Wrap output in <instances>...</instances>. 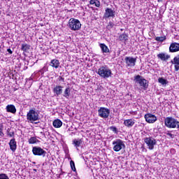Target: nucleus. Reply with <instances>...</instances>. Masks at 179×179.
I'll list each match as a JSON object with an SVG mask.
<instances>
[{
	"label": "nucleus",
	"mask_w": 179,
	"mask_h": 179,
	"mask_svg": "<svg viewBox=\"0 0 179 179\" xmlns=\"http://www.w3.org/2000/svg\"><path fill=\"white\" fill-rule=\"evenodd\" d=\"M96 73L103 79H108L113 75L111 69L107 65L101 66Z\"/></svg>",
	"instance_id": "obj_1"
},
{
	"label": "nucleus",
	"mask_w": 179,
	"mask_h": 179,
	"mask_svg": "<svg viewBox=\"0 0 179 179\" xmlns=\"http://www.w3.org/2000/svg\"><path fill=\"white\" fill-rule=\"evenodd\" d=\"M164 124L166 128H176L179 129V121L173 117H167L164 120Z\"/></svg>",
	"instance_id": "obj_2"
},
{
	"label": "nucleus",
	"mask_w": 179,
	"mask_h": 179,
	"mask_svg": "<svg viewBox=\"0 0 179 179\" xmlns=\"http://www.w3.org/2000/svg\"><path fill=\"white\" fill-rule=\"evenodd\" d=\"M134 82L138 83L141 89H143L144 90H147L148 87H149V82H148V80L143 78L142 76L137 75L134 76Z\"/></svg>",
	"instance_id": "obj_3"
},
{
	"label": "nucleus",
	"mask_w": 179,
	"mask_h": 179,
	"mask_svg": "<svg viewBox=\"0 0 179 179\" xmlns=\"http://www.w3.org/2000/svg\"><path fill=\"white\" fill-rule=\"evenodd\" d=\"M69 29H71V30L76 31L78 30H80V28L82 27V24L80 23V21H79V20L76 18H71L69 20Z\"/></svg>",
	"instance_id": "obj_4"
},
{
	"label": "nucleus",
	"mask_w": 179,
	"mask_h": 179,
	"mask_svg": "<svg viewBox=\"0 0 179 179\" xmlns=\"http://www.w3.org/2000/svg\"><path fill=\"white\" fill-rule=\"evenodd\" d=\"M112 145L113 146V149L114 152H120L122 150V149H125V141L117 138L112 142Z\"/></svg>",
	"instance_id": "obj_5"
},
{
	"label": "nucleus",
	"mask_w": 179,
	"mask_h": 179,
	"mask_svg": "<svg viewBox=\"0 0 179 179\" xmlns=\"http://www.w3.org/2000/svg\"><path fill=\"white\" fill-rule=\"evenodd\" d=\"M144 142L147 145L149 150H153L155 146L157 145V141L153 136H149L144 138Z\"/></svg>",
	"instance_id": "obj_6"
},
{
	"label": "nucleus",
	"mask_w": 179,
	"mask_h": 179,
	"mask_svg": "<svg viewBox=\"0 0 179 179\" xmlns=\"http://www.w3.org/2000/svg\"><path fill=\"white\" fill-rule=\"evenodd\" d=\"M27 119L31 122L38 121V120H40L38 112L36 111L35 109L29 110L27 114Z\"/></svg>",
	"instance_id": "obj_7"
},
{
	"label": "nucleus",
	"mask_w": 179,
	"mask_h": 179,
	"mask_svg": "<svg viewBox=\"0 0 179 179\" xmlns=\"http://www.w3.org/2000/svg\"><path fill=\"white\" fill-rule=\"evenodd\" d=\"M98 115L101 118H103V120L108 118V117H110V109L105 107H101L98 110Z\"/></svg>",
	"instance_id": "obj_8"
},
{
	"label": "nucleus",
	"mask_w": 179,
	"mask_h": 179,
	"mask_svg": "<svg viewBox=\"0 0 179 179\" xmlns=\"http://www.w3.org/2000/svg\"><path fill=\"white\" fill-rule=\"evenodd\" d=\"M32 153L34 156H42V157H45V155H47V152L38 146L32 148Z\"/></svg>",
	"instance_id": "obj_9"
},
{
	"label": "nucleus",
	"mask_w": 179,
	"mask_h": 179,
	"mask_svg": "<svg viewBox=\"0 0 179 179\" xmlns=\"http://www.w3.org/2000/svg\"><path fill=\"white\" fill-rule=\"evenodd\" d=\"M146 122H148V124H155L156 121H157V117L156 115L152 114V113H147L144 116Z\"/></svg>",
	"instance_id": "obj_10"
},
{
	"label": "nucleus",
	"mask_w": 179,
	"mask_h": 179,
	"mask_svg": "<svg viewBox=\"0 0 179 179\" xmlns=\"http://www.w3.org/2000/svg\"><path fill=\"white\" fill-rule=\"evenodd\" d=\"M124 61L126 62L127 66H129V68L135 66L136 64V58H134L132 57H126L124 58Z\"/></svg>",
	"instance_id": "obj_11"
},
{
	"label": "nucleus",
	"mask_w": 179,
	"mask_h": 179,
	"mask_svg": "<svg viewBox=\"0 0 179 179\" xmlns=\"http://www.w3.org/2000/svg\"><path fill=\"white\" fill-rule=\"evenodd\" d=\"M103 17H105V19H109L110 17H113V18L115 17V11H114L111 8H107L105 10Z\"/></svg>",
	"instance_id": "obj_12"
},
{
	"label": "nucleus",
	"mask_w": 179,
	"mask_h": 179,
	"mask_svg": "<svg viewBox=\"0 0 179 179\" xmlns=\"http://www.w3.org/2000/svg\"><path fill=\"white\" fill-rule=\"evenodd\" d=\"M83 143V140L82 138H75L72 141V145H73L76 150H79V148L82 146Z\"/></svg>",
	"instance_id": "obj_13"
},
{
	"label": "nucleus",
	"mask_w": 179,
	"mask_h": 179,
	"mask_svg": "<svg viewBox=\"0 0 179 179\" xmlns=\"http://www.w3.org/2000/svg\"><path fill=\"white\" fill-rule=\"evenodd\" d=\"M62 89H64V87H62V85H56L55 87L53 88V93L55 96H61L63 92Z\"/></svg>",
	"instance_id": "obj_14"
},
{
	"label": "nucleus",
	"mask_w": 179,
	"mask_h": 179,
	"mask_svg": "<svg viewBox=\"0 0 179 179\" xmlns=\"http://www.w3.org/2000/svg\"><path fill=\"white\" fill-rule=\"evenodd\" d=\"M179 51V43H172L169 47V52H178Z\"/></svg>",
	"instance_id": "obj_15"
},
{
	"label": "nucleus",
	"mask_w": 179,
	"mask_h": 179,
	"mask_svg": "<svg viewBox=\"0 0 179 179\" xmlns=\"http://www.w3.org/2000/svg\"><path fill=\"white\" fill-rule=\"evenodd\" d=\"M123 124L127 128H132V127L135 125V120L134 119L124 120Z\"/></svg>",
	"instance_id": "obj_16"
},
{
	"label": "nucleus",
	"mask_w": 179,
	"mask_h": 179,
	"mask_svg": "<svg viewBox=\"0 0 179 179\" xmlns=\"http://www.w3.org/2000/svg\"><path fill=\"white\" fill-rule=\"evenodd\" d=\"M9 146L10 150L15 152H16V149H17V145L16 143V140L15 138H12L9 142Z\"/></svg>",
	"instance_id": "obj_17"
},
{
	"label": "nucleus",
	"mask_w": 179,
	"mask_h": 179,
	"mask_svg": "<svg viewBox=\"0 0 179 179\" xmlns=\"http://www.w3.org/2000/svg\"><path fill=\"white\" fill-rule=\"evenodd\" d=\"M171 63L174 65L176 72H179V55L173 58Z\"/></svg>",
	"instance_id": "obj_18"
},
{
	"label": "nucleus",
	"mask_w": 179,
	"mask_h": 179,
	"mask_svg": "<svg viewBox=\"0 0 179 179\" xmlns=\"http://www.w3.org/2000/svg\"><path fill=\"white\" fill-rule=\"evenodd\" d=\"M59 60L57 59H52L50 63V66H52V68H55V69H58L59 68Z\"/></svg>",
	"instance_id": "obj_19"
},
{
	"label": "nucleus",
	"mask_w": 179,
	"mask_h": 179,
	"mask_svg": "<svg viewBox=\"0 0 179 179\" xmlns=\"http://www.w3.org/2000/svg\"><path fill=\"white\" fill-rule=\"evenodd\" d=\"M7 113H11V114H16V107L15 105H8L6 108Z\"/></svg>",
	"instance_id": "obj_20"
},
{
	"label": "nucleus",
	"mask_w": 179,
	"mask_h": 179,
	"mask_svg": "<svg viewBox=\"0 0 179 179\" xmlns=\"http://www.w3.org/2000/svg\"><path fill=\"white\" fill-rule=\"evenodd\" d=\"M129 36L128 34L123 33L120 34L118 37L119 41H122V43H127V41L128 40Z\"/></svg>",
	"instance_id": "obj_21"
},
{
	"label": "nucleus",
	"mask_w": 179,
	"mask_h": 179,
	"mask_svg": "<svg viewBox=\"0 0 179 179\" xmlns=\"http://www.w3.org/2000/svg\"><path fill=\"white\" fill-rule=\"evenodd\" d=\"M99 47H100V48H101V51H102V52H103V54H104V53L107 54V53L110 52V49H108V47L106 46V44H104V43H100V44H99Z\"/></svg>",
	"instance_id": "obj_22"
},
{
	"label": "nucleus",
	"mask_w": 179,
	"mask_h": 179,
	"mask_svg": "<svg viewBox=\"0 0 179 179\" xmlns=\"http://www.w3.org/2000/svg\"><path fill=\"white\" fill-rule=\"evenodd\" d=\"M52 125L55 128H61L62 127V121H61L59 119L55 120Z\"/></svg>",
	"instance_id": "obj_23"
},
{
	"label": "nucleus",
	"mask_w": 179,
	"mask_h": 179,
	"mask_svg": "<svg viewBox=\"0 0 179 179\" xmlns=\"http://www.w3.org/2000/svg\"><path fill=\"white\" fill-rule=\"evenodd\" d=\"M157 57L159 58L162 61H167L170 58V55H166L164 53H161L157 55Z\"/></svg>",
	"instance_id": "obj_24"
},
{
	"label": "nucleus",
	"mask_w": 179,
	"mask_h": 179,
	"mask_svg": "<svg viewBox=\"0 0 179 179\" xmlns=\"http://www.w3.org/2000/svg\"><path fill=\"white\" fill-rule=\"evenodd\" d=\"M40 141H38L36 137H31L28 140V143H29V145H34V143H38Z\"/></svg>",
	"instance_id": "obj_25"
},
{
	"label": "nucleus",
	"mask_w": 179,
	"mask_h": 179,
	"mask_svg": "<svg viewBox=\"0 0 179 179\" xmlns=\"http://www.w3.org/2000/svg\"><path fill=\"white\" fill-rule=\"evenodd\" d=\"M22 51H24V52H27L29 50H30V45L27 43H22L21 47Z\"/></svg>",
	"instance_id": "obj_26"
},
{
	"label": "nucleus",
	"mask_w": 179,
	"mask_h": 179,
	"mask_svg": "<svg viewBox=\"0 0 179 179\" xmlns=\"http://www.w3.org/2000/svg\"><path fill=\"white\" fill-rule=\"evenodd\" d=\"M64 97H65L66 99H68V97H69L71 96V88L69 87H66L64 92V94H63Z\"/></svg>",
	"instance_id": "obj_27"
},
{
	"label": "nucleus",
	"mask_w": 179,
	"mask_h": 179,
	"mask_svg": "<svg viewBox=\"0 0 179 179\" xmlns=\"http://www.w3.org/2000/svg\"><path fill=\"white\" fill-rule=\"evenodd\" d=\"M90 5H94L96 8H100V1L99 0H90Z\"/></svg>",
	"instance_id": "obj_28"
},
{
	"label": "nucleus",
	"mask_w": 179,
	"mask_h": 179,
	"mask_svg": "<svg viewBox=\"0 0 179 179\" xmlns=\"http://www.w3.org/2000/svg\"><path fill=\"white\" fill-rule=\"evenodd\" d=\"M39 73L44 75L45 72H48V66L45 65L41 70H39Z\"/></svg>",
	"instance_id": "obj_29"
},
{
	"label": "nucleus",
	"mask_w": 179,
	"mask_h": 179,
	"mask_svg": "<svg viewBox=\"0 0 179 179\" xmlns=\"http://www.w3.org/2000/svg\"><path fill=\"white\" fill-rule=\"evenodd\" d=\"M167 37L166 36H157L155 38L156 41H159L160 43H163V41H165L166 40Z\"/></svg>",
	"instance_id": "obj_30"
},
{
	"label": "nucleus",
	"mask_w": 179,
	"mask_h": 179,
	"mask_svg": "<svg viewBox=\"0 0 179 179\" xmlns=\"http://www.w3.org/2000/svg\"><path fill=\"white\" fill-rule=\"evenodd\" d=\"M158 82L159 83H161V85H167V83H169V81H167V80L163 78H158Z\"/></svg>",
	"instance_id": "obj_31"
},
{
	"label": "nucleus",
	"mask_w": 179,
	"mask_h": 179,
	"mask_svg": "<svg viewBox=\"0 0 179 179\" xmlns=\"http://www.w3.org/2000/svg\"><path fill=\"white\" fill-rule=\"evenodd\" d=\"M114 26H117L115 24H114V22L110 21L108 24V25L106 26V29L107 30H111V29H113V27H114Z\"/></svg>",
	"instance_id": "obj_32"
},
{
	"label": "nucleus",
	"mask_w": 179,
	"mask_h": 179,
	"mask_svg": "<svg viewBox=\"0 0 179 179\" xmlns=\"http://www.w3.org/2000/svg\"><path fill=\"white\" fill-rule=\"evenodd\" d=\"M109 129L110 131H113L114 134H116V135H118V129L115 126H111L109 127Z\"/></svg>",
	"instance_id": "obj_33"
},
{
	"label": "nucleus",
	"mask_w": 179,
	"mask_h": 179,
	"mask_svg": "<svg viewBox=\"0 0 179 179\" xmlns=\"http://www.w3.org/2000/svg\"><path fill=\"white\" fill-rule=\"evenodd\" d=\"M70 166H71V170L73 171H76V167L75 166V162L71 160L70 161Z\"/></svg>",
	"instance_id": "obj_34"
},
{
	"label": "nucleus",
	"mask_w": 179,
	"mask_h": 179,
	"mask_svg": "<svg viewBox=\"0 0 179 179\" xmlns=\"http://www.w3.org/2000/svg\"><path fill=\"white\" fill-rule=\"evenodd\" d=\"M7 135L10 136V138H12L15 136V131H9V129L7 130Z\"/></svg>",
	"instance_id": "obj_35"
},
{
	"label": "nucleus",
	"mask_w": 179,
	"mask_h": 179,
	"mask_svg": "<svg viewBox=\"0 0 179 179\" xmlns=\"http://www.w3.org/2000/svg\"><path fill=\"white\" fill-rule=\"evenodd\" d=\"M166 135H167L168 136H170V138H171V139H173V138H174V134L170 133L169 131L165 132Z\"/></svg>",
	"instance_id": "obj_36"
},
{
	"label": "nucleus",
	"mask_w": 179,
	"mask_h": 179,
	"mask_svg": "<svg viewBox=\"0 0 179 179\" xmlns=\"http://www.w3.org/2000/svg\"><path fill=\"white\" fill-rule=\"evenodd\" d=\"M3 127H2V126H0V136H3V135H5L4 134H3Z\"/></svg>",
	"instance_id": "obj_37"
},
{
	"label": "nucleus",
	"mask_w": 179,
	"mask_h": 179,
	"mask_svg": "<svg viewBox=\"0 0 179 179\" xmlns=\"http://www.w3.org/2000/svg\"><path fill=\"white\" fill-rule=\"evenodd\" d=\"M58 80H59V82H65V78L59 76Z\"/></svg>",
	"instance_id": "obj_38"
},
{
	"label": "nucleus",
	"mask_w": 179,
	"mask_h": 179,
	"mask_svg": "<svg viewBox=\"0 0 179 179\" xmlns=\"http://www.w3.org/2000/svg\"><path fill=\"white\" fill-rule=\"evenodd\" d=\"M7 51L9 54H13V52L12 51V50H10V48L7 49Z\"/></svg>",
	"instance_id": "obj_39"
},
{
	"label": "nucleus",
	"mask_w": 179,
	"mask_h": 179,
	"mask_svg": "<svg viewBox=\"0 0 179 179\" xmlns=\"http://www.w3.org/2000/svg\"><path fill=\"white\" fill-rule=\"evenodd\" d=\"M82 2H87V0H80Z\"/></svg>",
	"instance_id": "obj_40"
},
{
	"label": "nucleus",
	"mask_w": 179,
	"mask_h": 179,
	"mask_svg": "<svg viewBox=\"0 0 179 179\" xmlns=\"http://www.w3.org/2000/svg\"><path fill=\"white\" fill-rule=\"evenodd\" d=\"M34 171H37V169H34Z\"/></svg>",
	"instance_id": "obj_41"
}]
</instances>
